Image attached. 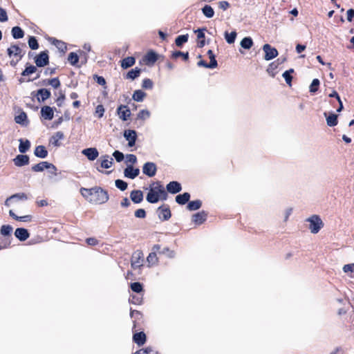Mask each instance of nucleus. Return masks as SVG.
Returning <instances> with one entry per match:
<instances>
[{
    "label": "nucleus",
    "mask_w": 354,
    "mask_h": 354,
    "mask_svg": "<svg viewBox=\"0 0 354 354\" xmlns=\"http://www.w3.org/2000/svg\"><path fill=\"white\" fill-rule=\"evenodd\" d=\"M80 193L89 203L101 205L109 200L108 192L100 187H94L90 189L82 187Z\"/></svg>",
    "instance_id": "obj_1"
},
{
    "label": "nucleus",
    "mask_w": 354,
    "mask_h": 354,
    "mask_svg": "<svg viewBox=\"0 0 354 354\" xmlns=\"http://www.w3.org/2000/svg\"><path fill=\"white\" fill-rule=\"evenodd\" d=\"M306 221L310 223L309 229L313 234H317L324 225L322 219L317 215H313L307 218Z\"/></svg>",
    "instance_id": "obj_2"
},
{
    "label": "nucleus",
    "mask_w": 354,
    "mask_h": 354,
    "mask_svg": "<svg viewBox=\"0 0 354 354\" xmlns=\"http://www.w3.org/2000/svg\"><path fill=\"white\" fill-rule=\"evenodd\" d=\"M32 170L35 172L43 171L45 169H53L54 175H57V167L52 163L48 162H40L38 164H36L32 167Z\"/></svg>",
    "instance_id": "obj_3"
},
{
    "label": "nucleus",
    "mask_w": 354,
    "mask_h": 354,
    "mask_svg": "<svg viewBox=\"0 0 354 354\" xmlns=\"http://www.w3.org/2000/svg\"><path fill=\"white\" fill-rule=\"evenodd\" d=\"M144 255L142 251L136 250L131 257V265L133 269H136L142 266Z\"/></svg>",
    "instance_id": "obj_4"
},
{
    "label": "nucleus",
    "mask_w": 354,
    "mask_h": 354,
    "mask_svg": "<svg viewBox=\"0 0 354 354\" xmlns=\"http://www.w3.org/2000/svg\"><path fill=\"white\" fill-rule=\"evenodd\" d=\"M157 214L159 219L162 221H168L171 216V210L168 205H163L157 209Z\"/></svg>",
    "instance_id": "obj_5"
},
{
    "label": "nucleus",
    "mask_w": 354,
    "mask_h": 354,
    "mask_svg": "<svg viewBox=\"0 0 354 354\" xmlns=\"http://www.w3.org/2000/svg\"><path fill=\"white\" fill-rule=\"evenodd\" d=\"M262 48L265 53L264 59L267 61L271 60L278 55L277 50L268 44H264Z\"/></svg>",
    "instance_id": "obj_6"
},
{
    "label": "nucleus",
    "mask_w": 354,
    "mask_h": 354,
    "mask_svg": "<svg viewBox=\"0 0 354 354\" xmlns=\"http://www.w3.org/2000/svg\"><path fill=\"white\" fill-rule=\"evenodd\" d=\"M35 62L37 67H44L48 64L49 57L47 51L41 52L35 57Z\"/></svg>",
    "instance_id": "obj_7"
},
{
    "label": "nucleus",
    "mask_w": 354,
    "mask_h": 354,
    "mask_svg": "<svg viewBox=\"0 0 354 354\" xmlns=\"http://www.w3.org/2000/svg\"><path fill=\"white\" fill-rule=\"evenodd\" d=\"M157 167L154 162H147L142 167V172L149 177H153L156 175Z\"/></svg>",
    "instance_id": "obj_8"
},
{
    "label": "nucleus",
    "mask_w": 354,
    "mask_h": 354,
    "mask_svg": "<svg viewBox=\"0 0 354 354\" xmlns=\"http://www.w3.org/2000/svg\"><path fill=\"white\" fill-rule=\"evenodd\" d=\"M117 113L122 121H127L131 116V111L127 105H120L117 109Z\"/></svg>",
    "instance_id": "obj_9"
},
{
    "label": "nucleus",
    "mask_w": 354,
    "mask_h": 354,
    "mask_svg": "<svg viewBox=\"0 0 354 354\" xmlns=\"http://www.w3.org/2000/svg\"><path fill=\"white\" fill-rule=\"evenodd\" d=\"M7 53L9 57H17L19 59H21L25 54L22 49L17 45H11L10 47L7 49Z\"/></svg>",
    "instance_id": "obj_10"
},
{
    "label": "nucleus",
    "mask_w": 354,
    "mask_h": 354,
    "mask_svg": "<svg viewBox=\"0 0 354 354\" xmlns=\"http://www.w3.org/2000/svg\"><path fill=\"white\" fill-rule=\"evenodd\" d=\"M124 137L128 140V146L132 147L135 145L137 139V133L135 130L128 129L124 132Z\"/></svg>",
    "instance_id": "obj_11"
},
{
    "label": "nucleus",
    "mask_w": 354,
    "mask_h": 354,
    "mask_svg": "<svg viewBox=\"0 0 354 354\" xmlns=\"http://www.w3.org/2000/svg\"><path fill=\"white\" fill-rule=\"evenodd\" d=\"M82 153L91 161L95 160L99 156V152L95 147L84 149L82 151Z\"/></svg>",
    "instance_id": "obj_12"
},
{
    "label": "nucleus",
    "mask_w": 354,
    "mask_h": 354,
    "mask_svg": "<svg viewBox=\"0 0 354 354\" xmlns=\"http://www.w3.org/2000/svg\"><path fill=\"white\" fill-rule=\"evenodd\" d=\"M140 174V169L138 168H133L132 165H128L124 171V175L126 178L130 179L136 178Z\"/></svg>",
    "instance_id": "obj_13"
},
{
    "label": "nucleus",
    "mask_w": 354,
    "mask_h": 354,
    "mask_svg": "<svg viewBox=\"0 0 354 354\" xmlns=\"http://www.w3.org/2000/svg\"><path fill=\"white\" fill-rule=\"evenodd\" d=\"M153 187L151 188L156 190V192L158 195H160V199L165 201L167 198V194L164 188V187L160 184V182H156L153 183Z\"/></svg>",
    "instance_id": "obj_14"
},
{
    "label": "nucleus",
    "mask_w": 354,
    "mask_h": 354,
    "mask_svg": "<svg viewBox=\"0 0 354 354\" xmlns=\"http://www.w3.org/2000/svg\"><path fill=\"white\" fill-rule=\"evenodd\" d=\"M13 162L17 167H23L28 165L29 157L27 155L19 154L17 155L14 159Z\"/></svg>",
    "instance_id": "obj_15"
},
{
    "label": "nucleus",
    "mask_w": 354,
    "mask_h": 354,
    "mask_svg": "<svg viewBox=\"0 0 354 354\" xmlns=\"http://www.w3.org/2000/svg\"><path fill=\"white\" fill-rule=\"evenodd\" d=\"M64 138V133L62 131H57L50 137L49 143L54 147H59L61 145L59 140H63Z\"/></svg>",
    "instance_id": "obj_16"
},
{
    "label": "nucleus",
    "mask_w": 354,
    "mask_h": 354,
    "mask_svg": "<svg viewBox=\"0 0 354 354\" xmlns=\"http://www.w3.org/2000/svg\"><path fill=\"white\" fill-rule=\"evenodd\" d=\"M167 191L170 194H177L182 189L181 185L177 181H171L167 185Z\"/></svg>",
    "instance_id": "obj_17"
},
{
    "label": "nucleus",
    "mask_w": 354,
    "mask_h": 354,
    "mask_svg": "<svg viewBox=\"0 0 354 354\" xmlns=\"http://www.w3.org/2000/svg\"><path fill=\"white\" fill-rule=\"evenodd\" d=\"M41 117L47 120H51L54 116V112L52 107L44 106L41 109Z\"/></svg>",
    "instance_id": "obj_18"
},
{
    "label": "nucleus",
    "mask_w": 354,
    "mask_h": 354,
    "mask_svg": "<svg viewBox=\"0 0 354 354\" xmlns=\"http://www.w3.org/2000/svg\"><path fill=\"white\" fill-rule=\"evenodd\" d=\"M15 236L21 241H26L30 236L28 231L22 227L17 228L15 232Z\"/></svg>",
    "instance_id": "obj_19"
},
{
    "label": "nucleus",
    "mask_w": 354,
    "mask_h": 354,
    "mask_svg": "<svg viewBox=\"0 0 354 354\" xmlns=\"http://www.w3.org/2000/svg\"><path fill=\"white\" fill-rule=\"evenodd\" d=\"M207 219V214L204 212H200L193 215L192 221L196 225H201Z\"/></svg>",
    "instance_id": "obj_20"
},
{
    "label": "nucleus",
    "mask_w": 354,
    "mask_h": 354,
    "mask_svg": "<svg viewBox=\"0 0 354 354\" xmlns=\"http://www.w3.org/2000/svg\"><path fill=\"white\" fill-rule=\"evenodd\" d=\"M36 96L39 102H44L50 97V91L46 88H40L37 91Z\"/></svg>",
    "instance_id": "obj_21"
},
{
    "label": "nucleus",
    "mask_w": 354,
    "mask_h": 354,
    "mask_svg": "<svg viewBox=\"0 0 354 354\" xmlns=\"http://www.w3.org/2000/svg\"><path fill=\"white\" fill-rule=\"evenodd\" d=\"M130 198L134 203H140L143 200V193L140 190H133L130 194Z\"/></svg>",
    "instance_id": "obj_22"
},
{
    "label": "nucleus",
    "mask_w": 354,
    "mask_h": 354,
    "mask_svg": "<svg viewBox=\"0 0 354 354\" xmlns=\"http://www.w3.org/2000/svg\"><path fill=\"white\" fill-rule=\"evenodd\" d=\"M147 201L150 203H156L160 199V195H158L156 192L155 189H153L151 187L148 192L147 197Z\"/></svg>",
    "instance_id": "obj_23"
},
{
    "label": "nucleus",
    "mask_w": 354,
    "mask_h": 354,
    "mask_svg": "<svg viewBox=\"0 0 354 354\" xmlns=\"http://www.w3.org/2000/svg\"><path fill=\"white\" fill-rule=\"evenodd\" d=\"M133 340L138 346H142L146 342V335L144 332L136 333L133 336Z\"/></svg>",
    "instance_id": "obj_24"
},
{
    "label": "nucleus",
    "mask_w": 354,
    "mask_h": 354,
    "mask_svg": "<svg viewBox=\"0 0 354 354\" xmlns=\"http://www.w3.org/2000/svg\"><path fill=\"white\" fill-rule=\"evenodd\" d=\"M48 151L43 145H39L35 147L34 154L35 156L40 158H45L48 156Z\"/></svg>",
    "instance_id": "obj_25"
},
{
    "label": "nucleus",
    "mask_w": 354,
    "mask_h": 354,
    "mask_svg": "<svg viewBox=\"0 0 354 354\" xmlns=\"http://www.w3.org/2000/svg\"><path fill=\"white\" fill-rule=\"evenodd\" d=\"M101 167L104 169H109L111 167L113 164V159L109 155H104L101 157Z\"/></svg>",
    "instance_id": "obj_26"
},
{
    "label": "nucleus",
    "mask_w": 354,
    "mask_h": 354,
    "mask_svg": "<svg viewBox=\"0 0 354 354\" xmlns=\"http://www.w3.org/2000/svg\"><path fill=\"white\" fill-rule=\"evenodd\" d=\"M189 198L190 194L188 192H185L176 196V202L179 205H185L189 201Z\"/></svg>",
    "instance_id": "obj_27"
},
{
    "label": "nucleus",
    "mask_w": 354,
    "mask_h": 354,
    "mask_svg": "<svg viewBox=\"0 0 354 354\" xmlns=\"http://www.w3.org/2000/svg\"><path fill=\"white\" fill-rule=\"evenodd\" d=\"M19 151L21 153H26L30 147V142L28 140L25 141L23 139H19Z\"/></svg>",
    "instance_id": "obj_28"
},
{
    "label": "nucleus",
    "mask_w": 354,
    "mask_h": 354,
    "mask_svg": "<svg viewBox=\"0 0 354 354\" xmlns=\"http://www.w3.org/2000/svg\"><path fill=\"white\" fill-rule=\"evenodd\" d=\"M11 32L14 39H21L24 36V32L19 26L13 27Z\"/></svg>",
    "instance_id": "obj_29"
},
{
    "label": "nucleus",
    "mask_w": 354,
    "mask_h": 354,
    "mask_svg": "<svg viewBox=\"0 0 354 354\" xmlns=\"http://www.w3.org/2000/svg\"><path fill=\"white\" fill-rule=\"evenodd\" d=\"M136 62L133 57H127L123 59L121 62V66L123 68H128L132 66Z\"/></svg>",
    "instance_id": "obj_30"
},
{
    "label": "nucleus",
    "mask_w": 354,
    "mask_h": 354,
    "mask_svg": "<svg viewBox=\"0 0 354 354\" xmlns=\"http://www.w3.org/2000/svg\"><path fill=\"white\" fill-rule=\"evenodd\" d=\"M10 196L14 203H16L19 201H26L28 200L27 195L25 193L22 192L15 194Z\"/></svg>",
    "instance_id": "obj_31"
},
{
    "label": "nucleus",
    "mask_w": 354,
    "mask_h": 354,
    "mask_svg": "<svg viewBox=\"0 0 354 354\" xmlns=\"http://www.w3.org/2000/svg\"><path fill=\"white\" fill-rule=\"evenodd\" d=\"M202 202L200 200L192 201L188 203L187 209L189 211H195L201 208Z\"/></svg>",
    "instance_id": "obj_32"
},
{
    "label": "nucleus",
    "mask_w": 354,
    "mask_h": 354,
    "mask_svg": "<svg viewBox=\"0 0 354 354\" xmlns=\"http://www.w3.org/2000/svg\"><path fill=\"white\" fill-rule=\"evenodd\" d=\"M9 215L14 219L17 220V221H22V222H27V221H30L31 220V216L30 215H26V216H17L12 210H10L9 211Z\"/></svg>",
    "instance_id": "obj_33"
},
{
    "label": "nucleus",
    "mask_w": 354,
    "mask_h": 354,
    "mask_svg": "<svg viewBox=\"0 0 354 354\" xmlns=\"http://www.w3.org/2000/svg\"><path fill=\"white\" fill-rule=\"evenodd\" d=\"M240 44L243 48L248 50L252 46L253 41L251 37H246L241 40Z\"/></svg>",
    "instance_id": "obj_34"
},
{
    "label": "nucleus",
    "mask_w": 354,
    "mask_h": 354,
    "mask_svg": "<svg viewBox=\"0 0 354 354\" xmlns=\"http://www.w3.org/2000/svg\"><path fill=\"white\" fill-rule=\"evenodd\" d=\"M145 96L146 93L144 91L142 90H136L134 91L132 98L136 102H142Z\"/></svg>",
    "instance_id": "obj_35"
},
{
    "label": "nucleus",
    "mask_w": 354,
    "mask_h": 354,
    "mask_svg": "<svg viewBox=\"0 0 354 354\" xmlns=\"http://www.w3.org/2000/svg\"><path fill=\"white\" fill-rule=\"evenodd\" d=\"M337 115L335 113L330 114L326 117V123L329 127H335L337 124Z\"/></svg>",
    "instance_id": "obj_36"
},
{
    "label": "nucleus",
    "mask_w": 354,
    "mask_h": 354,
    "mask_svg": "<svg viewBox=\"0 0 354 354\" xmlns=\"http://www.w3.org/2000/svg\"><path fill=\"white\" fill-rule=\"evenodd\" d=\"M37 66L28 65L26 68L22 71L21 76L25 77L35 73L37 71Z\"/></svg>",
    "instance_id": "obj_37"
},
{
    "label": "nucleus",
    "mask_w": 354,
    "mask_h": 354,
    "mask_svg": "<svg viewBox=\"0 0 354 354\" xmlns=\"http://www.w3.org/2000/svg\"><path fill=\"white\" fill-rule=\"evenodd\" d=\"M202 12L207 18H212L214 15V9L209 5H205L202 8Z\"/></svg>",
    "instance_id": "obj_38"
},
{
    "label": "nucleus",
    "mask_w": 354,
    "mask_h": 354,
    "mask_svg": "<svg viewBox=\"0 0 354 354\" xmlns=\"http://www.w3.org/2000/svg\"><path fill=\"white\" fill-rule=\"evenodd\" d=\"M141 70L138 68H135L129 71L127 74V78L134 80L138 77L140 74Z\"/></svg>",
    "instance_id": "obj_39"
},
{
    "label": "nucleus",
    "mask_w": 354,
    "mask_h": 354,
    "mask_svg": "<svg viewBox=\"0 0 354 354\" xmlns=\"http://www.w3.org/2000/svg\"><path fill=\"white\" fill-rule=\"evenodd\" d=\"M293 72H294V70L292 68H290L289 70L286 71L282 75L283 77L285 79L286 82L289 86H291V82H292V80L291 73H292Z\"/></svg>",
    "instance_id": "obj_40"
},
{
    "label": "nucleus",
    "mask_w": 354,
    "mask_h": 354,
    "mask_svg": "<svg viewBox=\"0 0 354 354\" xmlns=\"http://www.w3.org/2000/svg\"><path fill=\"white\" fill-rule=\"evenodd\" d=\"M53 44L60 50L64 53L67 50L66 43L62 41L54 39Z\"/></svg>",
    "instance_id": "obj_41"
},
{
    "label": "nucleus",
    "mask_w": 354,
    "mask_h": 354,
    "mask_svg": "<svg viewBox=\"0 0 354 354\" xmlns=\"http://www.w3.org/2000/svg\"><path fill=\"white\" fill-rule=\"evenodd\" d=\"M188 40V35H179L176 38L175 43L176 45L178 47L182 46V45L186 43Z\"/></svg>",
    "instance_id": "obj_42"
},
{
    "label": "nucleus",
    "mask_w": 354,
    "mask_h": 354,
    "mask_svg": "<svg viewBox=\"0 0 354 354\" xmlns=\"http://www.w3.org/2000/svg\"><path fill=\"white\" fill-rule=\"evenodd\" d=\"M236 37V32L235 31H232L230 33H228L227 32L225 33V39L226 41L230 44H232L234 42Z\"/></svg>",
    "instance_id": "obj_43"
},
{
    "label": "nucleus",
    "mask_w": 354,
    "mask_h": 354,
    "mask_svg": "<svg viewBox=\"0 0 354 354\" xmlns=\"http://www.w3.org/2000/svg\"><path fill=\"white\" fill-rule=\"evenodd\" d=\"M26 120L27 115L25 112H21L15 118V122L19 124H24V122L26 121Z\"/></svg>",
    "instance_id": "obj_44"
},
{
    "label": "nucleus",
    "mask_w": 354,
    "mask_h": 354,
    "mask_svg": "<svg viewBox=\"0 0 354 354\" xmlns=\"http://www.w3.org/2000/svg\"><path fill=\"white\" fill-rule=\"evenodd\" d=\"M68 61L71 65L75 66L79 62V57L77 53L72 52L68 55Z\"/></svg>",
    "instance_id": "obj_45"
},
{
    "label": "nucleus",
    "mask_w": 354,
    "mask_h": 354,
    "mask_svg": "<svg viewBox=\"0 0 354 354\" xmlns=\"http://www.w3.org/2000/svg\"><path fill=\"white\" fill-rule=\"evenodd\" d=\"M279 66V63L277 62H273L270 63L267 68V72L271 75L272 77H274L275 73L274 71Z\"/></svg>",
    "instance_id": "obj_46"
},
{
    "label": "nucleus",
    "mask_w": 354,
    "mask_h": 354,
    "mask_svg": "<svg viewBox=\"0 0 354 354\" xmlns=\"http://www.w3.org/2000/svg\"><path fill=\"white\" fill-rule=\"evenodd\" d=\"M28 46L32 50H36L39 48L37 40L34 36H30L28 39Z\"/></svg>",
    "instance_id": "obj_47"
},
{
    "label": "nucleus",
    "mask_w": 354,
    "mask_h": 354,
    "mask_svg": "<svg viewBox=\"0 0 354 354\" xmlns=\"http://www.w3.org/2000/svg\"><path fill=\"white\" fill-rule=\"evenodd\" d=\"M12 227L11 225H3L1 226V234L3 235V236H8L10 234V233L12 232Z\"/></svg>",
    "instance_id": "obj_48"
},
{
    "label": "nucleus",
    "mask_w": 354,
    "mask_h": 354,
    "mask_svg": "<svg viewBox=\"0 0 354 354\" xmlns=\"http://www.w3.org/2000/svg\"><path fill=\"white\" fill-rule=\"evenodd\" d=\"M319 84L320 82L318 79H314L311 82V84L310 85L309 91L310 93H315L316 91H317Z\"/></svg>",
    "instance_id": "obj_49"
},
{
    "label": "nucleus",
    "mask_w": 354,
    "mask_h": 354,
    "mask_svg": "<svg viewBox=\"0 0 354 354\" xmlns=\"http://www.w3.org/2000/svg\"><path fill=\"white\" fill-rule=\"evenodd\" d=\"M146 59L148 62L154 63L158 59V55L153 51H150L147 54Z\"/></svg>",
    "instance_id": "obj_50"
},
{
    "label": "nucleus",
    "mask_w": 354,
    "mask_h": 354,
    "mask_svg": "<svg viewBox=\"0 0 354 354\" xmlns=\"http://www.w3.org/2000/svg\"><path fill=\"white\" fill-rule=\"evenodd\" d=\"M131 288L132 291L140 293L142 291V285L140 282H133L131 283Z\"/></svg>",
    "instance_id": "obj_51"
},
{
    "label": "nucleus",
    "mask_w": 354,
    "mask_h": 354,
    "mask_svg": "<svg viewBox=\"0 0 354 354\" xmlns=\"http://www.w3.org/2000/svg\"><path fill=\"white\" fill-rule=\"evenodd\" d=\"M207 55L209 56V58L210 59V65L213 66L214 68H216L218 66L217 61L216 59L215 55L213 53V51L212 50H209L207 51Z\"/></svg>",
    "instance_id": "obj_52"
},
{
    "label": "nucleus",
    "mask_w": 354,
    "mask_h": 354,
    "mask_svg": "<svg viewBox=\"0 0 354 354\" xmlns=\"http://www.w3.org/2000/svg\"><path fill=\"white\" fill-rule=\"evenodd\" d=\"M115 184L116 187L120 189L121 191H124L125 189H127L128 186L127 183L125 181L120 179L116 180Z\"/></svg>",
    "instance_id": "obj_53"
},
{
    "label": "nucleus",
    "mask_w": 354,
    "mask_h": 354,
    "mask_svg": "<svg viewBox=\"0 0 354 354\" xmlns=\"http://www.w3.org/2000/svg\"><path fill=\"white\" fill-rule=\"evenodd\" d=\"M150 116V113L148 110L142 109L139 111L137 118L140 120H145L147 118H149Z\"/></svg>",
    "instance_id": "obj_54"
},
{
    "label": "nucleus",
    "mask_w": 354,
    "mask_h": 354,
    "mask_svg": "<svg viewBox=\"0 0 354 354\" xmlns=\"http://www.w3.org/2000/svg\"><path fill=\"white\" fill-rule=\"evenodd\" d=\"M147 261L150 265H155L158 262L157 255L155 254V252H150L147 258Z\"/></svg>",
    "instance_id": "obj_55"
},
{
    "label": "nucleus",
    "mask_w": 354,
    "mask_h": 354,
    "mask_svg": "<svg viewBox=\"0 0 354 354\" xmlns=\"http://www.w3.org/2000/svg\"><path fill=\"white\" fill-rule=\"evenodd\" d=\"M179 57H182L183 58L184 60H187L188 58H189V53L187 52V53H183V52H181V51H175L172 53V57L173 58H178Z\"/></svg>",
    "instance_id": "obj_56"
},
{
    "label": "nucleus",
    "mask_w": 354,
    "mask_h": 354,
    "mask_svg": "<svg viewBox=\"0 0 354 354\" xmlns=\"http://www.w3.org/2000/svg\"><path fill=\"white\" fill-rule=\"evenodd\" d=\"M153 82L149 79L145 78L142 81V87L145 89H151L153 88Z\"/></svg>",
    "instance_id": "obj_57"
},
{
    "label": "nucleus",
    "mask_w": 354,
    "mask_h": 354,
    "mask_svg": "<svg viewBox=\"0 0 354 354\" xmlns=\"http://www.w3.org/2000/svg\"><path fill=\"white\" fill-rule=\"evenodd\" d=\"M48 84L52 86L55 88H57L60 86V81L58 77H54L48 80Z\"/></svg>",
    "instance_id": "obj_58"
},
{
    "label": "nucleus",
    "mask_w": 354,
    "mask_h": 354,
    "mask_svg": "<svg viewBox=\"0 0 354 354\" xmlns=\"http://www.w3.org/2000/svg\"><path fill=\"white\" fill-rule=\"evenodd\" d=\"M342 270L345 273L354 272V263L344 265Z\"/></svg>",
    "instance_id": "obj_59"
},
{
    "label": "nucleus",
    "mask_w": 354,
    "mask_h": 354,
    "mask_svg": "<svg viewBox=\"0 0 354 354\" xmlns=\"http://www.w3.org/2000/svg\"><path fill=\"white\" fill-rule=\"evenodd\" d=\"M113 156L115 158V160L118 162L122 161L124 159V154L118 150H116L113 152Z\"/></svg>",
    "instance_id": "obj_60"
},
{
    "label": "nucleus",
    "mask_w": 354,
    "mask_h": 354,
    "mask_svg": "<svg viewBox=\"0 0 354 354\" xmlns=\"http://www.w3.org/2000/svg\"><path fill=\"white\" fill-rule=\"evenodd\" d=\"M104 111H105V110H104L103 105L99 104L97 106V107L95 109V113L97 114V116L99 118H101L103 117Z\"/></svg>",
    "instance_id": "obj_61"
},
{
    "label": "nucleus",
    "mask_w": 354,
    "mask_h": 354,
    "mask_svg": "<svg viewBox=\"0 0 354 354\" xmlns=\"http://www.w3.org/2000/svg\"><path fill=\"white\" fill-rule=\"evenodd\" d=\"M160 254H166L169 257L172 258L174 257V252L171 251L168 248H164L159 252Z\"/></svg>",
    "instance_id": "obj_62"
},
{
    "label": "nucleus",
    "mask_w": 354,
    "mask_h": 354,
    "mask_svg": "<svg viewBox=\"0 0 354 354\" xmlns=\"http://www.w3.org/2000/svg\"><path fill=\"white\" fill-rule=\"evenodd\" d=\"M135 216L140 218L146 217V212L144 209H138L135 212Z\"/></svg>",
    "instance_id": "obj_63"
},
{
    "label": "nucleus",
    "mask_w": 354,
    "mask_h": 354,
    "mask_svg": "<svg viewBox=\"0 0 354 354\" xmlns=\"http://www.w3.org/2000/svg\"><path fill=\"white\" fill-rule=\"evenodd\" d=\"M93 79L100 85L104 86L106 84V80L102 76H98L97 75H93Z\"/></svg>",
    "instance_id": "obj_64"
}]
</instances>
